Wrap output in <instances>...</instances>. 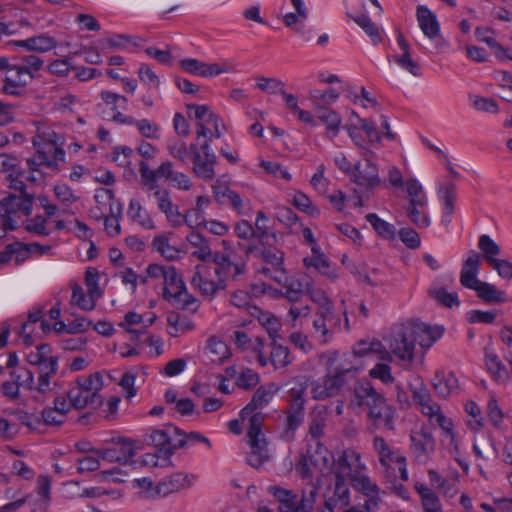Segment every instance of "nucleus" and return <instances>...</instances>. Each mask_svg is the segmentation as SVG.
<instances>
[{
	"label": "nucleus",
	"instance_id": "1",
	"mask_svg": "<svg viewBox=\"0 0 512 512\" xmlns=\"http://www.w3.org/2000/svg\"><path fill=\"white\" fill-rule=\"evenodd\" d=\"M262 220H266V214L262 210H259L256 216L258 242L248 246L239 244V246L247 256L252 255L260 262L259 266L256 268L258 274L276 283H282V281L285 280L286 271L284 268L285 254L276 246L266 242L269 236V228L261 224Z\"/></svg>",
	"mask_w": 512,
	"mask_h": 512
},
{
	"label": "nucleus",
	"instance_id": "2",
	"mask_svg": "<svg viewBox=\"0 0 512 512\" xmlns=\"http://www.w3.org/2000/svg\"><path fill=\"white\" fill-rule=\"evenodd\" d=\"M353 356L335 353L327 361V373L312 385L314 399L323 400L339 395L349 380L360 371V366L353 363Z\"/></svg>",
	"mask_w": 512,
	"mask_h": 512
},
{
	"label": "nucleus",
	"instance_id": "3",
	"mask_svg": "<svg viewBox=\"0 0 512 512\" xmlns=\"http://www.w3.org/2000/svg\"><path fill=\"white\" fill-rule=\"evenodd\" d=\"M208 123L213 127L208 140L199 143H191L189 145L191 161L193 164L192 171L198 178L204 180H212L215 177L214 167L217 164V157L211 149V142L214 138L222 137L223 132L227 130L219 116H211Z\"/></svg>",
	"mask_w": 512,
	"mask_h": 512
},
{
	"label": "nucleus",
	"instance_id": "4",
	"mask_svg": "<svg viewBox=\"0 0 512 512\" xmlns=\"http://www.w3.org/2000/svg\"><path fill=\"white\" fill-rule=\"evenodd\" d=\"M103 387V378L99 372L78 376L69 386L67 397L76 410L97 409L103 404L99 391Z\"/></svg>",
	"mask_w": 512,
	"mask_h": 512
},
{
	"label": "nucleus",
	"instance_id": "5",
	"mask_svg": "<svg viewBox=\"0 0 512 512\" xmlns=\"http://www.w3.org/2000/svg\"><path fill=\"white\" fill-rule=\"evenodd\" d=\"M268 491L279 501V512H311L318 495V488L312 484L303 489L300 500L290 490L278 486H269Z\"/></svg>",
	"mask_w": 512,
	"mask_h": 512
},
{
	"label": "nucleus",
	"instance_id": "6",
	"mask_svg": "<svg viewBox=\"0 0 512 512\" xmlns=\"http://www.w3.org/2000/svg\"><path fill=\"white\" fill-rule=\"evenodd\" d=\"M163 297L172 301L173 305L182 310L195 312L199 303L198 300L188 293L185 283L178 275L177 270L173 266H168V270L164 277Z\"/></svg>",
	"mask_w": 512,
	"mask_h": 512
},
{
	"label": "nucleus",
	"instance_id": "7",
	"mask_svg": "<svg viewBox=\"0 0 512 512\" xmlns=\"http://www.w3.org/2000/svg\"><path fill=\"white\" fill-rule=\"evenodd\" d=\"M263 422L264 415L262 413L252 414L247 431V442L251 448V452L247 456V463L257 469L269 460L267 441L262 432Z\"/></svg>",
	"mask_w": 512,
	"mask_h": 512
},
{
	"label": "nucleus",
	"instance_id": "8",
	"mask_svg": "<svg viewBox=\"0 0 512 512\" xmlns=\"http://www.w3.org/2000/svg\"><path fill=\"white\" fill-rule=\"evenodd\" d=\"M385 400L384 395L378 392L369 381L358 382L354 385L349 408L357 414L366 412L367 416Z\"/></svg>",
	"mask_w": 512,
	"mask_h": 512
},
{
	"label": "nucleus",
	"instance_id": "9",
	"mask_svg": "<svg viewBox=\"0 0 512 512\" xmlns=\"http://www.w3.org/2000/svg\"><path fill=\"white\" fill-rule=\"evenodd\" d=\"M210 259L214 264L215 278L223 280L226 284L229 279L236 280L246 269V262L237 258L235 250L229 249L227 253L214 252Z\"/></svg>",
	"mask_w": 512,
	"mask_h": 512
},
{
	"label": "nucleus",
	"instance_id": "10",
	"mask_svg": "<svg viewBox=\"0 0 512 512\" xmlns=\"http://www.w3.org/2000/svg\"><path fill=\"white\" fill-rule=\"evenodd\" d=\"M406 324L394 325L388 338L390 352L402 361H411L414 357V346Z\"/></svg>",
	"mask_w": 512,
	"mask_h": 512
},
{
	"label": "nucleus",
	"instance_id": "11",
	"mask_svg": "<svg viewBox=\"0 0 512 512\" xmlns=\"http://www.w3.org/2000/svg\"><path fill=\"white\" fill-rule=\"evenodd\" d=\"M179 429L166 425L163 429L152 430L145 441L157 448V456L168 459L178 449L176 446Z\"/></svg>",
	"mask_w": 512,
	"mask_h": 512
},
{
	"label": "nucleus",
	"instance_id": "12",
	"mask_svg": "<svg viewBox=\"0 0 512 512\" xmlns=\"http://www.w3.org/2000/svg\"><path fill=\"white\" fill-rule=\"evenodd\" d=\"M410 450L418 463L425 464L436 450V440L428 427L421 426L410 435Z\"/></svg>",
	"mask_w": 512,
	"mask_h": 512
},
{
	"label": "nucleus",
	"instance_id": "13",
	"mask_svg": "<svg viewBox=\"0 0 512 512\" xmlns=\"http://www.w3.org/2000/svg\"><path fill=\"white\" fill-rule=\"evenodd\" d=\"M195 269L190 282L195 289L199 290L202 296L212 299L218 291L227 288V284L223 280L212 278V268L208 264H199Z\"/></svg>",
	"mask_w": 512,
	"mask_h": 512
},
{
	"label": "nucleus",
	"instance_id": "14",
	"mask_svg": "<svg viewBox=\"0 0 512 512\" xmlns=\"http://www.w3.org/2000/svg\"><path fill=\"white\" fill-rule=\"evenodd\" d=\"M373 449L378 455V460L381 466L388 470L392 463L398 464L401 480H408L406 458L403 455H401L398 451L391 448L390 445L382 436H374Z\"/></svg>",
	"mask_w": 512,
	"mask_h": 512
},
{
	"label": "nucleus",
	"instance_id": "15",
	"mask_svg": "<svg viewBox=\"0 0 512 512\" xmlns=\"http://www.w3.org/2000/svg\"><path fill=\"white\" fill-rule=\"evenodd\" d=\"M33 146L36 148L38 163L44 166L57 170L58 162L63 161L65 157L64 150L45 140L43 136H34L32 139Z\"/></svg>",
	"mask_w": 512,
	"mask_h": 512
},
{
	"label": "nucleus",
	"instance_id": "16",
	"mask_svg": "<svg viewBox=\"0 0 512 512\" xmlns=\"http://www.w3.org/2000/svg\"><path fill=\"white\" fill-rule=\"evenodd\" d=\"M33 194H25L24 197L15 194H9L0 200V217L15 218L17 213L23 216H30L33 210Z\"/></svg>",
	"mask_w": 512,
	"mask_h": 512
},
{
	"label": "nucleus",
	"instance_id": "17",
	"mask_svg": "<svg viewBox=\"0 0 512 512\" xmlns=\"http://www.w3.org/2000/svg\"><path fill=\"white\" fill-rule=\"evenodd\" d=\"M397 412L395 407L390 405L387 400L372 410L367 415L368 428L371 431L383 430L394 431Z\"/></svg>",
	"mask_w": 512,
	"mask_h": 512
},
{
	"label": "nucleus",
	"instance_id": "18",
	"mask_svg": "<svg viewBox=\"0 0 512 512\" xmlns=\"http://www.w3.org/2000/svg\"><path fill=\"white\" fill-rule=\"evenodd\" d=\"M351 180L366 191L373 190L381 183L378 168L370 160L365 159L364 162H358L354 165L351 174Z\"/></svg>",
	"mask_w": 512,
	"mask_h": 512
},
{
	"label": "nucleus",
	"instance_id": "19",
	"mask_svg": "<svg viewBox=\"0 0 512 512\" xmlns=\"http://www.w3.org/2000/svg\"><path fill=\"white\" fill-rule=\"evenodd\" d=\"M195 479V475L176 472L160 480L155 486V492L160 497H167L170 494L190 488Z\"/></svg>",
	"mask_w": 512,
	"mask_h": 512
},
{
	"label": "nucleus",
	"instance_id": "20",
	"mask_svg": "<svg viewBox=\"0 0 512 512\" xmlns=\"http://www.w3.org/2000/svg\"><path fill=\"white\" fill-rule=\"evenodd\" d=\"M139 173L143 188L146 190H153L159 187L157 185V180L159 178H164L169 181L171 180L174 173L173 164L170 161H165L161 163L157 169L152 170L149 168L147 162L142 160L139 163Z\"/></svg>",
	"mask_w": 512,
	"mask_h": 512
},
{
	"label": "nucleus",
	"instance_id": "21",
	"mask_svg": "<svg viewBox=\"0 0 512 512\" xmlns=\"http://www.w3.org/2000/svg\"><path fill=\"white\" fill-rule=\"evenodd\" d=\"M98 457L109 462L127 464L136 454L134 442L129 439H120L117 444L107 449H97Z\"/></svg>",
	"mask_w": 512,
	"mask_h": 512
},
{
	"label": "nucleus",
	"instance_id": "22",
	"mask_svg": "<svg viewBox=\"0 0 512 512\" xmlns=\"http://www.w3.org/2000/svg\"><path fill=\"white\" fill-rule=\"evenodd\" d=\"M336 469L334 471L335 480L340 475L342 478H351L354 471H361L366 469L364 463L361 462V455L354 449H346L338 456L336 462Z\"/></svg>",
	"mask_w": 512,
	"mask_h": 512
},
{
	"label": "nucleus",
	"instance_id": "23",
	"mask_svg": "<svg viewBox=\"0 0 512 512\" xmlns=\"http://www.w3.org/2000/svg\"><path fill=\"white\" fill-rule=\"evenodd\" d=\"M349 480L354 489L369 498L365 502V510L367 512L371 511V506H378L380 488L376 483L372 482L368 476L361 474L360 471H354Z\"/></svg>",
	"mask_w": 512,
	"mask_h": 512
},
{
	"label": "nucleus",
	"instance_id": "24",
	"mask_svg": "<svg viewBox=\"0 0 512 512\" xmlns=\"http://www.w3.org/2000/svg\"><path fill=\"white\" fill-rule=\"evenodd\" d=\"M408 330H410V337L412 339L413 346L418 344L423 348L431 347L434 342L439 339L442 335V331L436 328H431L425 323L421 322H409L406 323Z\"/></svg>",
	"mask_w": 512,
	"mask_h": 512
},
{
	"label": "nucleus",
	"instance_id": "25",
	"mask_svg": "<svg viewBox=\"0 0 512 512\" xmlns=\"http://www.w3.org/2000/svg\"><path fill=\"white\" fill-rule=\"evenodd\" d=\"M480 258V254H478L475 250H471L469 252V256L463 262L460 273V283L465 288H469L475 291L477 287L482 283V281L477 278Z\"/></svg>",
	"mask_w": 512,
	"mask_h": 512
},
{
	"label": "nucleus",
	"instance_id": "26",
	"mask_svg": "<svg viewBox=\"0 0 512 512\" xmlns=\"http://www.w3.org/2000/svg\"><path fill=\"white\" fill-rule=\"evenodd\" d=\"M397 43L400 49L402 50V54L394 55L393 60L397 63L402 69L407 70L415 77L421 76V67L418 62L414 61L411 57L410 45L407 40L404 38L402 33H399L397 36Z\"/></svg>",
	"mask_w": 512,
	"mask_h": 512
},
{
	"label": "nucleus",
	"instance_id": "27",
	"mask_svg": "<svg viewBox=\"0 0 512 512\" xmlns=\"http://www.w3.org/2000/svg\"><path fill=\"white\" fill-rule=\"evenodd\" d=\"M416 16L420 29L429 39H434L440 34V25L436 15L424 5L416 8Z\"/></svg>",
	"mask_w": 512,
	"mask_h": 512
},
{
	"label": "nucleus",
	"instance_id": "28",
	"mask_svg": "<svg viewBox=\"0 0 512 512\" xmlns=\"http://www.w3.org/2000/svg\"><path fill=\"white\" fill-rule=\"evenodd\" d=\"M9 45L23 47L28 51L45 53L55 48L57 41L53 37L47 35H39L30 37L26 40H13L9 42Z\"/></svg>",
	"mask_w": 512,
	"mask_h": 512
},
{
	"label": "nucleus",
	"instance_id": "29",
	"mask_svg": "<svg viewBox=\"0 0 512 512\" xmlns=\"http://www.w3.org/2000/svg\"><path fill=\"white\" fill-rule=\"evenodd\" d=\"M304 415L305 408L289 407L287 409L283 431L280 435L281 439L287 442L294 440L295 432L302 424Z\"/></svg>",
	"mask_w": 512,
	"mask_h": 512
},
{
	"label": "nucleus",
	"instance_id": "30",
	"mask_svg": "<svg viewBox=\"0 0 512 512\" xmlns=\"http://www.w3.org/2000/svg\"><path fill=\"white\" fill-rule=\"evenodd\" d=\"M213 194L219 204H229L239 214L244 212L245 202L237 192L233 191L228 186L222 184L213 186Z\"/></svg>",
	"mask_w": 512,
	"mask_h": 512
},
{
	"label": "nucleus",
	"instance_id": "31",
	"mask_svg": "<svg viewBox=\"0 0 512 512\" xmlns=\"http://www.w3.org/2000/svg\"><path fill=\"white\" fill-rule=\"evenodd\" d=\"M335 510H341L350 504V490L346 479L340 475L335 480L334 490L331 496L325 499Z\"/></svg>",
	"mask_w": 512,
	"mask_h": 512
},
{
	"label": "nucleus",
	"instance_id": "32",
	"mask_svg": "<svg viewBox=\"0 0 512 512\" xmlns=\"http://www.w3.org/2000/svg\"><path fill=\"white\" fill-rule=\"evenodd\" d=\"M278 384L271 382L260 386L253 394L246 410H257L265 407L279 391Z\"/></svg>",
	"mask_w": 512,
	"mask_h": 512
},
{
	"label": "nucleus",
	"instance_id": "33",
	"mask_svg": "<svg viewBox=\"0 0 512 512\" xmlns=\"http://www.w3.org/2000/svg\"><path fill=\"white\" fill-rule=\"evenodd\" d=\"M167 323V332L172 337H178L194 329V323L191 319L175 311H171L167 314Z\"/></svg>",
	"mask_w": 512,
	"mask_h": 512
},
{
	"label": "nucleus",
	"instance_id": "34",
	"mask_svg": "<svg viewBox=\"0 0 512 512\" xmlns=\"http://www.w3.org/2000/svg\"><path fill=\"white\" fill-rule=\"evenodd\" d=\"M412 393L413 401L420 407L421 412L430 419H433V414L439 410V405L432 400L429 390L424 386H420L415 388Z\"/></svg>",
	"mask_w": 512,
	"mask_h": 512
},
{
	"label": "nucleus",
	"instance_id": "35",
	"mask_svg": "<svg viewBox=\"0 0 512 512\" xmlns=\"http://www.w3.org/2000/svg\"><path fill=\"white\" fill-rule=\"evenodd\" d=\"M427 201L416 200L409 201L406 207V213L411 222L420 229H425L430 225V219L425 212Z\"/></svg>",
	"mask_w": 512,
	"mask_h": 512
},
{
	"label": "nucleus",
	"instance_id": "36",
	"mask_svg": "<svg viewBox=\"0 0 512 512\" xmlns=\"http://www.w3.org/2000/svg\"><path fill=\"white\" fill-rule=\"evenodd\" d=\"M432 384L439 396L448 397L458 388V379L452 372H436Z\"/></svg>",
	"mask_w": 512,
	"mask_h": 512
},
{
	"label": "nucleus",
	"instance_id": "37",
	"mask_svg": "<svg viewBox=\"0 0 512 512\" xmlns=\"http://www.w3.org/2000/svg\"><path fill=\"white\" fill-rule=\"evenodd\" d=\"M252 316L258 319L259 323L266 329L272 341H276V339L279 338L281 323L273 314L263 311L258 307L253 308Z\"/></svg>",
	"mask_w": 512,
	"mask_h": 512
},
{
	"label": "nucleus",
	"instance_id": "38",
	"mask_svg": "<svg viewBox=\"0 0 512 512\" xmlns=\"http://www.w3.org/2000/svg\"><path fill=\"white\" fill-rule=\"evenodd\" d=\"M127 215L132 221L137 222L142 228L146 230L155 229V224L150 214L141 206L137 199L130 200Z\"/></svg>",
	"mask_w": 512,
	"mask_h": 512
},
{
	"label": "nucleus",
	"instance_id": "39",
	"mask_svg": "<svg viewBox=\"0 0 512 512\" xmlns=\"http://www.w3.org/2000/svg\"><path fill=\"white\" fill-rule=\"evenodd\" d=\"M415 489L421 498L423 512H443L441 502L431 488L419 484Z\"/></svg>",
	"mask_w": 512,
	"mask_h": 512
},
{
	"label": "nucleus",
	"instance_id": "40",
	"mask_svg": "<svg viewBox=\"0 0 512 512\" xmlns=\"http://www.w3.org/2000/svg\"><path fill=\"white\" fill-rule=\"evenodd\" d=\"M186 239L191 245L197 248V250L192 253L193 257L203 262H208L213 256L214 253L211 251L207 240L200 233L191 231Z\"/></svg>",
	"mask_w": 512,
	"mask_h": 512
},
{
	"label": "nucleus",
	"instance_id": "41",
	"mask_svg": "<svg viewBox=\"0 0 512 512\" xmlns=\"http://www.w3.org/2000/svg\"><path fill=\"white\" fill-rule=\"evenodd\" d=\"M279 284L282 285L281 295L290 302L300 301L305 294L302 282L296 278L289 277L287 271H285V280Z\"/></svg>",
	"mask_w": 512,
	"mask_h": 512
},
{
	"label": "nucleus",
	"instance_id": "42",
	"mask_svg": "<svg viewBox=\"0 0 512 512\" xmlns=\"http://www.w3.org/2000/svg\"><path fill=\"white\" fill-rule=\"evenodd\" d=\"M18 59L20 63L13 64L15 73L21 76L28 74L30 78H33L34 73L38 72L44 64L43 60L35 55H24Z\"/></svg>",
	"mask_w": 512,
	"mask_h": 512
},
{
	"label": "nucleus",
	"instance_id": "43",
	"mask_svg": "<svg viewBox=\"0 0 512 512\" xmlns=\"http://www.w3.org/2000/svg\"><path fill=\"white\" fill-rule=\"evenodd\" d=\"M477 296L486 303H504L507 301L505 292L498 290L494 285L483 282L475 290Z\"/></svg>",
	"mask_w": 512,
	"mask_h": 512
},
{
	"label": "nucleus",
	"instance_id": "44",
	"mask_svg": "<svg viewBox=\"0 0 512 512\" xmlns=\"http://www.w3.org/2000/svg\"><path fill=\"white\" fill-rule=\"evenodd\" d=\"M339 95L340 92L334 88L327 90L313 89L309 91V99L312 101L315 109L334 103L339 98Z\"/></svg>",
	"mask_w": 512,
	"mask_h": 512
},
{
	"label": "nucleus",
	"instance_id": "45",
	"mask_svg": "<svg viewBox=\"0 0 512 512\" xmlns=\"http://www.w3.org/2000/svg\"><path fill=\"white\" fill-rule=\"evenodd\" d=\"M455 201V186L453 184L447 185L443 189L444 209L441 217V222L444 226H448L452 221V215L455 210Z\"/></svg>",
	"mask_w": 512,
	"mask_h": 512
},
{
	"label": "nucleus",
	"instance_id": "46",
	"mask_svg": "<svg viewBox=\"0 0 512 512\" xmlns=\"http://www.w3.org/2000/svg\"><path fill=\"white\" fill-rule=\"evenodd\" d=\"M365 218L380 237L387 240L394 239L396 231L395 227L392 224L379 218L378 215L375 213H369L366 215Z\"/></svg>",
	"mask_w": 512,
	"mask_h": 512
},
{
	"label": "nucleus",
	"instance_id": "47",
	"mask_svg": "<svg viewBox=\"0 0 512 512\" xmlns=\"http://www.w3.org/2000/svg\"><path fill=\"white\" fill-rule=\"evenodd\" d=\"M291 361L288 348L277 344L276 341H272V349L268 362H270L275 369H280L288 366Z\"/></svg>",
	"mask_w": 512,
	"mask_h": 512
},
{
	"label": "nucleus",
	"instance_id": "48",
	"mask_svg": "<svg viewBox=\"0 0 512 512\" xmlns=\"http://www.w3.org/2000/svg\"><path fill=\"white\" fill-rule=\"evenodd\" d=\"M355 23L360 26L365 33L371 38L374 45L382 41V36L379 27L365 14L353 17Z\"/></svg>",
	"mask_w": 512,
	"mask_h": 512
},
{
	"label": "nucleus",
	"instance_id": "49",
	"mask_svg": "<svg viewBox=\"0 0 512 512\" xmlns=\"http://www.w3.org/2000/svg\"><path fill=\"white\" fill-rule=\"evenodd\" d=\"M152 247L167 260L172 261L178 257L179 251L170 245L166 235L155 236L152 240Z\"/></svg>",
	"mask_w": 512,
	"mask_h": 512
},
{
	"label": "nucleus",
	"instance_id": "50",
	"mask_svg": "<svg viewBox=\"0 0 512 512\" xmlns=\"http://www.w3.org/2000/svg\"><path fill=\"white\" fill-rule=\"evenodd\" d=\"M318 119L324 123L327 130L333 133V136L337 135L339 126L341 124V117L338 113L325 107L316 109Z\"/></svg>",
	"mask_w": 512,
	"mask_h": 512
},
{
	"label": "nucleus",
	"instance_id": "51",
	"mask_svg": "<svg viewBox=\"0 0 512 512\" xmlns=\"http://www.w3.org/2000/svg\"><path fill=\"white\" fill-rule=\"evenodd\" d=\"M303 261H304V265L307 268L314 267L320 273H322L332 279L337 277L335 271L330 267L329 262L324 258V256L320 253V251L317 254H313V257H311V258H304Z\"/></svg>",
	"mask_w": 512,
	"mask_h": 512
},
{
	"label": "nucleus",
	"instance_id": "52",
	"mask_svg": "<svg viewBox=\"0 0 512 512\" xmlns=\"http://www.w3.org/2000/svg\"><path fill=\"white\" fill-rule=\"evenodd\" d=\"M478 247L483 252V258L488 264L491 263V259H496L495 256L501 253L500 246L486 234L479 237Z\"/></svg>",
	"mask_w": 512,
	"mask_h": 512
},
{
	"label": "nucleus",
	"instance_id": "53",
	"mask_svg": "<svg viewBox=\"0 0 512 512\" xmlns=\"http://www.w3.org/2000/svg\"><path fill=\"white\" fill-rule=\"evenodd\" d=\"M256 88L262 92H266L269 94H280L283 93V88H285V84L277 79L270 78L265 76H256Z\"/></svg>",
	"mask_w": 512,
	"mask_h": 512
},
{
	"label": "nucleus",
	"instance_id": "54",
	"mask_svg": "<svg viewBox=\"0 0 512 512\" xmlns=\"http://www.w3.org/2000/svg\"><path fill=\"white\" fill-rule=\"evenodd\" d=\"M485 363L490 373L497 381H504L507 378V370L495 353H485Z\"/></svg>",
	"mask_w": 512,
	"mask_h": 512
},
{
	"label": "nucleus",
	"instance_id": "55",
	"mask_svg": "<svg viewBox=\"0 0 512 512\" xmlns=\"http://www.w3.org/2000/svg\"><path fill=\"white\" fill-rule=\"evenodd\" d=\"M383 346L380 341H359L353 348L352 353L345 354L346 356H353L352 361L355 363L357 357H363L370 353H380Z\"/></svg>",
	"mask_w": 512,
	"mask_h": 512
},
{
	"label": "nucleus",
	"instance_id": "56",
	"mask_svg": "<svg viewBox=\"0 0 512 512\" xmlns=\"http://www.w3.org/2000/svg\"><path fill=\"white\" fill-rule=\"evenodd\" d=\"M97 298L92 297L88 293V295L84 294L83 289L76 285L72 289V299L71 301L77 304L81 309L86 311H91L95 308Z\"/></svg>",
	"mask_w": 512,
	"mask_h": 512
},
{
	"label": "nucleus",
	"instance_id": "57",
	"mask_svg": "<svg viewBox=\"0 0 512 512\" xmlns=\"http://www.w3.org/2000/svg\"><path fill=\"white\" fill-rule=\"evenodd\" d=\"M293 204L296 208L312 217H317L320 215L319 208L314 206L311 199L303 192L298 191L294 194Z\"/></svg>",
	"mask_w": 512,
	"mask_h": 512
},
{
	"label": "nucleus",
	"instance_id": "58",
	"mask_svg": "<svg viewBox=\"0 0 512 512\" xmlns=\"http://www.w3.org/2000/svg\"><path fill=\"white\" fill-rule=\"evenodd\" d=\"M308 387L306 382H296L288 392L289 407H300L305 408L304 394Z\"/></svg>",
	"mask_w": 512,
	"mask_h": 512
},
{
	"label": "nucleus",
	"instance_id": "59",
	"mask_svg": "<svg viewBox=\"0 0 512 512\" xmlns=\"http://www.w3.org/2000/svg\"><path fill=\"white\" fill-rule=\"evenodd\" d=\"M252 297L251 295L244 290H237L234 291L230 295V303L239 308L247 310L252 315L253 308H258L257 306L253 305L252 303Z\"/></svg>",
	"mask_w": 512,
	"mask_h": 512
},
{
	"label": "nucleus",
	"instance_id": "60",
	"mask_svg": "<svg viewBox=\"0 0 512 512\" xmlns=\"http://www.w3.org/2000/svg\"><path fill=\"white\" fill-rule=\"evenodd\" d=\"M198 442L206 444L209 448L211 447L210 440L203 434L195 431H192L190 433H183L179 430V435H177L176 443L177 448H184L186 446H189L190 444Z\"/></svg>",
	"mask_w": 512,
	"mask_h": 512
},
{
	"label": "nucleus",
	"instance_id": "61",
	"mask_svg": "<svg viewBox=\"0 0 512 512\" xmlns=\"http://www.w3.org/2000/svg\"><path fill=\"white\" fill-rule=\"evenodd\" d=\"M99 272L96 268L90 267L85 272V285L92 297L100 298L102 292L99 287Z\"/></svg>",
	"mask_w": 512,
	"mask_h": 512
},
{
	"label": "nucleus",
	"instance_id": "62",
	"mask_svg": "<svg viewBox=\"0 0 512 512\" xmlns=\"http://www.w3.org/2000/svg\"><path fill=\"white\" fill-rule=\"evenodd\" d=\"M10 377L16 381L20 387H23L27 390L34 389V374L30 370L21 368L18 371H11Z\"/></svg>",
	"mask_w": 512,
	"mask_h": 512
},
{
	"label": "nucleus",
	"instance_id": "63",
	"mask_svg": "<svg viewBox=\"0 0 512 512\" xmlns=\"http://www.w3.org/2000/svg\"><path fill=\"white\" fill-rule=\"evenodd\" d=\"M52 349L49 344H40L36 347V351H32L27 355V361L31 365L41 364L47 359H51L54 356L51 355Z\"/></svg>",
	"mask_w": 512,
	"mask_h": 512
},
{
	"label": "nucleus",
	"instance_id": "64",
	"mask_svg": "<svg viewBox=\"0 0 512 512\" xmlns=\"http://www.w3.org/2000/svg\"><path fill=\"white\" fill-rule=\"evenodd\" d=\"M430 295L440 304L446 307L459 305L457 293H448L444 288H436L430 291Z\"/></svg>",
	"mask_w": 512,
	"mask_h": 512
}]
</instances>
